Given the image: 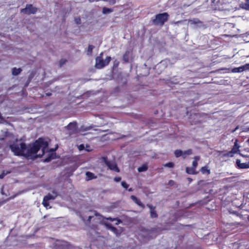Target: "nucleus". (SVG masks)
Wrapping results in <instances>:
<instances>
[{
    "mask_svg": "<svg viewBox=\"0 0 249 249\" xmlns=\"http://www.w3.org/2000/svg\"><path fill=\"white\" fill-rule=\"evenodd\" d=\"M51 160V158L50 157H49L47 158L44 160V161H45V162H49V161H50Z\"/></svg>",
    "mask_w": 249,
    "mask_h": 249,
    "instance_id": "44",
    "label": "nucleus"
},
{
    "mask_svg": "<svg viewBox=\"0 0 249 249\" xmlns=\"http://www.w3.org/2000/svg\"><path fill=\"white\" fill-rule=\"evenodd\" d=\"M148 169V165L147 163L143 164L142 166L138 168V171L139 172L146 171Z\"/></svg>",
    "mask_w": 249,
    "mask_h": 249,
    "instance_id": "17",
    "label": "nucleus"
},
{
    "mask_svg": "<svg viewBox=\"0 0 249 249\" xmlns=\"http://www.w3.org/2000/svg\"><path fill=\"white\" fill-rule=\"evenodd\" d=\"M21 71V69L20 68H14L12 69V73L13 75H18Z\"/></svg>",
    "mask_w": 249,
    "mask_h": 249,
    "instance_id": "16",
    "label": "nucleus"
},
{
    "mask_svg": "<svg viewBox=\"0 0 249 249\" xmlns=\"http://www.w3.org/2000/svg\"><path fill=\"white\" fill-rule=\"evenodd\" d=\"M102 161L106 163V164L108 166V167L111 170L115 171L116 172H119V169L117 166L116 164L114 162H109L107 160V158L106 157H102Z\"/></svg>",
    "mask_w": 249,
    "mask_h": 249,
    "instance_id": "5",
    "label": "nucleus"
},
{
    "mask_svg": "<svg viewBox=\"0 0 249 249\" xmlns=\"http://www.w3.org/2000/svg\"><path fill=\"white\" fill-rule=\"evenodd\" d=\"M105 225L107 228L112 231L117 236H120L121 233V231L118 230L116 228L113 227L111 224L105 223Z\"/></svg>",
    "mask_w": 249,
    "mask_h": 249,
    "instance_id": "8",
    "label": "nucleus"
},
{
    "mask_svg": "<svg viewBox=\"0 0 249 249\" xmlns=\"http://www.w3.org/2000/svg\"><path fill=\"white\" fill-rule=\"evenodd\" d=\"M131 198H132V200H133V201H136V199H136V197H135L134 196H131Z\"/></svg>",
    "mask_w": 249,
    "mask_h": 249,
    "instance_id": "45",
    "label": "nucleus"
},
{
    "mask_svg": "<svg viewBox=\"0 0 249 249\" xmlns=\"http://www.w3.org/2000/svg\"><path fill=\"white\" fill-rule=\"evenodd\" d=\"M74 21L77 24L81 23V19L79 18H74Z\"/></svg>",
    "mask_w": 249,
    "mask_h": 249,
    "instance_id": "33",
    "label": "nucleus"
},
{
    "mask_svg": "<svg viewBox=\"0 0 249 249\" xmlns=\"http://www.w3.org/2000/svg\"><path fill=\"white\" fill-rule=\"evenodd\" d=\"M164 167L172 168L174 166V163L173 162H168L164 165Z\"/></svg>",
    "mask_w": 249,
    "mask_h": 249,
    "instance_id": "28",
    "label": "nucleus"
},
{
    "mask_svg": "<svg viewBox=\"0 0 249 249\" xmlns=\"http://www.w3.org/2000/svg\"><path fill=\"white\" fill-rule=\"evenodd\" d=\"M66 63V60L64 59H61L60 61V66H62L63 65H64Z\"/></svg>",
    "mask_w": 249,
    "mask_h": 249,
    "instance_id": "37",
    "label": "nucleus"
},
{
    "mask_svg": "<svg viewBox=\"0 0 249 249\" xmlns=\"http://www.w3.org/2000/svg\"><path fill=\"white\" fill-rule=\"evenodd\" d=\"M78 149L81 151L85 149V146L84 144H80L78 146Z\"/></svg>",
    "mask_w": 249,
    "mask_h": 249,
    "instance_id": "36",
    "label": "nucleus"
},
{
    "mask_svg": "<svg viewBox=\"0 0 249 249\" xmlns=\"http://www.w3.org/2000/svg\"><path fill=\"white\" fill-rule=\"evenodd\" d=\"M175 155L176 157H179L182 156V151L180 150H177L175 151Z\"/></svg>",
    "mask_w": 249,
    "mask_h": 249,
    "instance_id": "27",
    "label": "nucleus"
},
{
    "mask_svg": "<svg viewBox=\"0 0 249 249\" xmlns=\"http://www.w3.org/2000/svg\"><path fill=\"white\" fill-rule=\"evenodd\" d=\"M147 205L150 209L151 217L152 218L158 217V214L157 213L155 210V207H153L151 204L149 203H147Z\"/></svg>",
    "mask_w": 249,
    "mask_h": 249,
    "instance_id": "10",
    "label": "nucleus"
},
{
    "mask_svg": "<svg viewBox=\"0 0 249 249\" xmlns=\"http://www.w3.org/2000/svg\"><path fill=\"white\" fill-rule=\"evenodd\" d=\"M86 175L87 177V180H90L96 178V177L94 175V174L90 172H87L86 173Z\"/></svg>",
    "mask_w": 249,
    "mask_h": 249,
    "instance_id": "15",
    "label": "nucleus"
},
{
    "mask_svg": "<svg viewBox=\"0 0 249 249\" xmlns=\"http://www.w3.org/2000/svg\"><path fill=\"white\" fill-rule=\"evenodd\" d=\"M37 11V8L34 7L32 4H27L25 8L21 9V13L25 14H34Z\"/></svg>",
    "mask_w": 249,
    "mask_h": 249,
    "instance_id": "4",
    "label": "nucleus"
},
{
    "mask_svg": "<svg viewBox=\"0 0 249 249\" xmlns=\"http://www.w3.org/2000/svg\"><path fill=\"white\" fill-rule=\"evenodd\" d=\"M247 142H248V143H249V139L247 140Z\"/></svg>",
    "mask_w": 249,
    "mask_h": 249,
    "instance_id": "53",
    "label": "nucleus"
},
{
    "mask_svg": "<svg viewBox=\"0 0 249 249\" xmlns=\"http://www.w3.org/2000/svg\"><path fill=\"white\" fill-rule=\"evenodd\" d=\"M91 228L94 230H96L97 229V225H92Z\"/></svg>",
    "mask_w": 249,
    "mask_h": 249,
    "instance_id": "42",
    "label": "nucleus"
},
{
    "mask_svg": "<svg viewBox=\"0 0 249 249\" xmlns=\"http://www.w3.org/2000/svg\"><path fill=\"white\" fill-rule=\"evenodd\" d=\"M188 22L194 28L199 27L202 25V22L198 18L189 19Z\"/></svg>",
    "mask_w": 249,
    "mask_h": 249,
    "instance_id": "9",
    "label": "nucleus"
},
{
    "mask_svg": "<svg viewBox=\"0 0 249 249\" xmlns=\"http://www.w3.org/2000/svg\"><path fill=\"white\" fill-rule=\"evenodd\" d=\"M107 124V122H106V121H105V122H104L101 123V124H102V125H104V124Z\"/></svg>",
    "mask_w": 249,
    "mask_h": 249,
    "instance_id": "48",
    "label": "nucleus"
},
{
    "mask_svg": "<svg viewBox=\"0 0 249 249\" xmlns=\"http://www.w3.org/2000/svg\"><path fill=\"white\" fill-rule=\"evenodd\" d=\"M9 172H6V173H5V172H3L2 174H1V175H0V178H3V177L6 175H7L8 173H9Z\"/></svg>",
    "mask_w": 249,
    "mask_h": 249,
    "instance_id": "38",
    "label": "nucleus"
},
{
    "mask_svg": "<svg viewBox=\"0 0 249 249\" xmlns=\"http://www.w3.org/2000/svg\"><path fill=\"white\" fill-rule=\"evenodd\" d=\"M242 71H243L241 66L238 68H234L232 70L233 72H241Z\"/></svg>",
    "mask_w": 249,
    "mask_h": 249,
    "instance_id": "26",
    "label": "nucleus"
},
{
    "mask_svg": "<svg viewBox=\"0 0 249 249\" xmlns=\"http://www.w3.org/2000/svg\"><path fill=\"white\" fill-rule=\"evenodd\" d=\"M241 67L243 69V71L249 70V63L246 64Z\"/></svg>",
    "mask_w": 249,
    "mask_h": 249,
    "instance_id": "30",
    "label": "nucleus"
},
{
    "mask_svg": "<svg viewBox=\"0 0 249 249\" xmlns=\"http://www.w3.org/2000/svg\"><path fill=\"white\" fill-rule=\"evenodd\" d=\"M239 148V146L237 144V141L234 142V145L232 148L231 151L230 152V154L231 153H235L237 152L238 150V149Z\"/></svg>",
    "mask_w": 249,
    "mask_h": 249,
    "instance_id": "19",
    "label": "nucleus"
},
{
    "mask_svg": "<svg viewBox=\"0 0 249 249\" xmlns=\"http://www.w3.org/2000/svg\"><path fill=\"white\" fill-rule=\"evenodd\" d=\"M237 127L235 128V129H234V131H236V129H237Z\"/></svg>",
    "mask_w": 249,
    "mask_h": 249,
    "instance_id": "55",
    "label": "nucleus"
},
{
    "mask_svg": "<svg viewBox=\"0 0 249 249\" xmlns=\"http://www.w3.org/2000/svg\"><path fill=\"white\" fill-rule=\"evenodd\" d=\"M4 122V119L0 113V123H3Z\"/></svg>",
    "mask_w": 249,
    "mask_h": 249,
    "instance_id": "39",
    "label": "nucleus"
},
{
    "mask_svg": "<svg viewBox=\"0 0 249 249\" xmlns=\"http://www.w3.org/2000/svg\"><path fill=\"white\" fill-rule=\"evenodd\" d=\"M168 17L169 15L167 13L159 14L155 16V18L152 20V22L156 25L162 26L168 20Z\"/></svg>",
    "mask_w": 249,
    "mask_h": 249,
    "instance_id": "3",
    "label": "nucleus"
},
{
    "mask_svg": "<svg viewBox=\"0 0 249 249\" xmlns=\"http://www.w3.org/2000/svg\"><path fill=\"white\" fill-rule=\"evenodd\" d=\"M243 204L244 203H241V205L240 206H238V207H242L243 206Z\"/></svg>",
    "mask_w": 249,
    "mask_h": 249,
    "instance_id": "50",
    "label": "nucleus"
},
{
    "mask_svg": "<svg viewBox=\"0 0 249 249\" xmlns=\"http://www.w3.org/2000/svg\"><path fill=\"white\" fill-rule=\"evenodd\" d=\"M236 163L238 168L241 169H247L249 168V163H241L240 160H237Z\"/></svg>",
    "mask_w": 249,
    "mask_h": 249,
    "instance_id": "11",
    "label": "nucleus"
},
{
    "mask_svg": "<svg viewBox=\"0 0 249 249\" xmlns=\"http://www.w3.org/2000/svg\"><path fill=\"white\" fill-rule=\"evenodd\" d=\"M132 191V189H131V188H130V189H129V191Z\"/></svg>",
    "mask_w": 249,
    "mask_h": 249,
    "instance_id": "52",
    "label": "nucleus"
},
{
    "mask_svg": "<svg viewBox=\"0 0 249 249\" xmlns=\"http://www.w3.org/2000/svg\"><path fill=\"white\" fill-rule=\"evenodd\" d=\"M121 185L125 189H127L128 187V185L125 181H122Z\"/></svg>",
    "mask_w": 249,
    "mask_h": 249,
    "instance_id": "32",
    "label": "nucleus"
},
{
    "mask_svg": "<svg viewBox=\"0 0 249 249\" xmlns=\"http://www.w3.org/2000/svg\"><path fill=\"white\" fill-rule=\"evenodd\" d=\"M121 180L120 177H116L114 178V180L116 182H119Z\"/></svg>",
    "mask_w": 249,
    "mask_h": 249,
    "instance_id": "40",
    "label": "nucleus"
},
{
    "mask_svg": "<svg viewBox=\"0 0 249 249\" xmlns=\"http://www.w3.org/2000/svg\"><path fill=\"white\" fill-rule=\"evenodd\" d=\"M195 204V203H191L190 205V207L194 206Z\"/></svg>",
    "mask_w": 249,
    "mask_h": 249,
    "instance_id": "49",
    "label": "nucleus"
},
{
    "mask_svg": "<svg viewBox=\"0 0 249 249\" xmlns=\"http://www.w3.org/2000/svg\"><path fill=\"white\" fill-rule=\"evenodd\" d=\"M129 52L126 51L123 55V60L125 62H128L129 61Z\"/></svg>",
    "mask_w": 249,
    "mask_h": 249,
    "instance_id": "21",
    "label": "nucleus"
},
{
    "mask_svg": "<svg viewBox=\"0 0 249 249\" xmlns=\"http://www.w3.org/2000/svg\"><path fill=\"white\" fill-rule=\"evenodd\" d=\"M192 151L191 149H188L186 151H182V157L184 159L187 156L192 154Z\"/></svg>",
    "mask_w": 249,
    "mask_h": 249,
    "instance_id": "20",
    "label": "nucleus"
},
{
    "mask_svg": "<svg viewBox=\"0 0 249 249\" xmlns=\"http://www.w3.org/2000/svg\"><path fill=\"white\" fill-rule=\"evenodd\" d=\"M242 4L243 8L246 10H249V0H245V2Z\"/></svg>",
    "mask_w": 249,
    "mask_h": 249,
    "instance_id": "24",
    "label": "nucleus"
},
{
    "mask_svg": "<svg viewBox=\"0 0 249 249\" xmlns=\"http://www.w3.org/2000/svg\"><path fill=\"white\" fill-rule=\"evenodd\" d=\"M106 219L107 220H108L109 221H110L111 222H113V221H115V225H119L120 223H122V221L120 219L118 218H111V217H107V218H106Z\"/></svg>",
    "mask_w": 249,
    "mask_h": 249,
    "instance_id": "13",
    "label": "nucleus"
},
{
    "mask_svg": "<svg viewBox=\"0 0 249 249\" xmlns=\"http://www.w3.org/2000/svg\"><path fill=\"white\" fill-rule=\"evenodd\" d=\"M113 11V9L111 8H108L107 7H104L102 10V13L103 14H107L111 13Z\"/></svg>",
    "mask_w": 249,
    "mask_h": 249,
    "instance_id": "22",
    "label": "nucleus"
},
{
    "mask_svg": "<svg viewBox=\"0 0 249 249\" xmlns=\"http://www.w3.org/2000/svg\"><path fill=\"white\" fill-rule=\"evenodd\" d=\"M56 196V194L55 193H53V194H48V195L44 196L43 202H46L47 201L50 200L51 199H54Z\"/></svg>",
    "mask_w": 249,
    "mask_h": 249,
    "instance_id": "12",
    "label": "nucleus"
},
{
    "mask_svg": "<svg viewBox=\"0 0 249 249\" xmlns=\"http://www.w3.org/2000/svg\"><path fill=\"white\" fill-rule=\"evenodd\" d=\"M209 203H202V206H203L204 207L205 205L207 206V208H208L210 211H213L214 210H216V208H210L208 207V205Z\"/></svg>",
    "mask_w": 249,
    "mask_h": 249,
    "instance_id": "31",
    "label": "nucleus"
},
{
    "mask_svg": "<svg viewBox=\"0 0 249 249\" xmlns=\"http://www.w3.org/2000/svg\"><path fill=\"white\" fill-rule=\"evenodd\" d=\"M55 248L56 249H71V246L67 241H61L56 244Z\"/></svg>",
    "mask_w": 249,
    "mask_h": 249,
    "instance_id": "6",
    "label": "nucleus"
},
{
    "mask_svg": "<svg viewBox=\"0 0 249 249\" xmlns=\"http://www.w3.org/2000/svg\"><path fill=\"white\" fill-rule=\"evenodd\" d=\"M175 184V182L173 180H170L168 182V184L170 186H173Z\"/></svg>",
    "mask_w": 249,
    "mask_h": 249,
    "instance_id": "41",
    "label": "nucleus"
},
{
    "mask_svg": "<svg viewBox=\"0 0 249 249\" xmlns=\"http://www.w3.org/2000/svg\"><path fill=\"white\" fill-rule=\"evenodd\" d=\"M103 1L107 2L109 4L112 5L115 4L116 0H102Z\"/></svg>",
    "mask_w": 249,
    "mask_h": 249,
    "instance_id": "29",
    "label": "nucleus"
},
{
    "mask_svg": "<svg viewBox=\"0 0 249 249\" xmlns=\"http://www.w3.org/2000/svg\"><path fill=\"white\" fill-rule=\"evenodd\" d=\"M137 204H138V205H140V206H142V204L143 203H137Z\"/></svg>",
    "mask_w": 249,
    "mask_h": 249,
    "instance_id": "51",
    "label": "nucleus"
},
{
    "mask_svg": "<svg viewBox=\"0 0 249 249\" xmlns=\"http://www.w3.org/2000/svg\"><path fill=\"white\" fill-rule=\"evenodd\" d=\"M48 146L47 142L42 138L28 146L21 140L18 139L9 145L15 155L23 156L31 159L41 157L47 151Z\"/></svg>",
    "mask_w": 249,
    "mask_h": 249,
    "instance_id": "1",
    "label": "nucleus"
},
{
    "mask_svg": "<svg viewBox=\"0 0 249 249\" xmlns=\"http://www.w3.org/2000/svg\"><path fill=\"white\" fill-rule=\"evenodd\" d=\"M44 207L46 208V209L51 208V206L50 205V203H42Z\"/></svg>",
    "mask_w": 249,
    "mask_h": 249,
    "instance_id": "34",
    "label": "nucleus"
},
{
    "mask_svg": "<svg viewBox=\"0 0 249 249\" xmlns=\"http://www.w3.org/2000/svg\"><path fill=\"white\" fill-rule=\"evenodd\" d=\"M85 149L86 151H88V152L91 151V149L89 148V146H88V145L86 146V148H85Z\"/></svg>",
    "mask_w": 249,
    "mask_h": 249,
    "instance_id": "43",
    "label": "nucleus"
},
{
    "mask_svg": "<svg viewBox=\"0 0 249 249\" xmlns=\"http://www.w3.org/2000/svg\"><path fill=\"white\" fill-rule=\"evenodd\" d=\"M186 171L188 174H189L195 175L197 174V172L196 171V170L195 169H194V167H186Z\"/></svg>",
    "mask_w": 249,
    "mask_h": 249,
    "instance_id": "14",
    "label": "nucleus"
},
{
    "mask_svg": "<svg viewBox=\"0 0 249 249\" xmlns=\"http://www.w3.org/2000/svg\"><path fill=\"white\" fill-rule=\"evenodd\" d=\"M201 172L203 174H207L209 175L210 174V170L208 169L207 167L206 166L202 167L200 169Z\"/></svg>",
    "mask_w": 249,
    "mask_h": 249,
    "instance_id": "23",
    "label": "nucleus"
},
{
    "mask_svg": "<svg viewBox=\"0 0 249 249\" xmlns=\"http://www.w3.org/2000/svg\"><path fill=\"white\" fill-rule=\"evenodd\" d=\"M66 128L69 131V133L70 135L77 132V125L76 123H70Z\"/></svg>",
    "mask_w": 249,
    "mask_h": 249,
    "instance_id": "7",
    "label": "nucleus"
},
{
    "mask_svg": "<svg viewBox=\"0 0 249 249\" xmlns=\"http://www.w3.org/2000/svg\"><path fill=\"white\" fill-rule=\"evenodd\" d=\"M94 48V47L93 45H89L88 46V50H87V54L88 55H91V53H92V50Z\"/></svg>",
    "mask_w": 249,
    "mask_h": 249,
    "instance_id": "25",
    "label": "nucleus"
},
{
    "mask_svg": "<svg viewBox=\"0 0 249 249\" xmlns=\"http://www.w3.org/2000/svg\"><path fill=\"white\" fill-rule=\"evenodd\" d=\"M94 218L93 216H89V217H88V219L87 220V222H86V224H88V223H89L90 222V221L91 220V219Z\"/></svg>",
    "mask_w": 249,
    "mask_h": 249,
    "instance_id": "35",
    "label": "nucleus"
},
{
    "mask_svg": "<svg viewBox=\"0 0 249 249\" xmlns=\"http://www.w3.org/2000/svg\"><path fill=\"white\" fill-rule=\"evenodd\" d=\"M46 95L47 96H50V95H52V93H50V92H48V93H46Z\"/></svg>",
    "mask_w": 249,
    "mask_h": 249,
    "instance_id": "47",
    "label": "nucleus"
},
{
    "mask_svg": "<svg viewBox=\"0 0 249 249\" xmlns=\"http://www.w3.org/2000/svg\"><path fill=\"white\" fill-rule=\"evenodd\" d=\"M103 53H101L99 56L95 58V67L98 69H101L107 65L111 60L110 56L107 57L104 59L102 57Z\"/></svg>",
    "mask_w": 249,
    "mask_h": 249,
    "instance_id": "2",
    "label": "nucleus"
},
{
    "mask_svg": "<svg viewBox=\"0 0 249 249\" xmlns=\"http://www.w3.org/2000/svg\"><path fill=\"white\" fill-rule=\"evenodd\" d=\"M200 159V157L199 156H195L194 158V160L192 163V167H194V169H196V168L197 166V161L199 160Z\"/></svg>",
    "mask_w": 249,
    "mask_h": 249,
    "instance_id": "18",
    "label": "nucleus"
},
{
    "mask_svg": "<svg viewBox=\"0 0 249 249\" xmlns=\"http://www.w3.org/2000/svg\"><path fill=\"white\" fill-rule=\"evenodd\" d=\"M237 127L235 128V129H234V131H236V129H237Z\"/></svg>",
    "mask_w": 249,
    "mask_h": 249,
    "instance_id": "54",
    "label": "nucleus"
},
{
    "mask_svg": "<svg viewBox=\"0 0 249 249\" xmlns=\"http://www.w3.org/2000/svg\"><path fill=\"white\" fill-rule=\"evenodd\" d=\"M182 22V20L178 21H177V22H175V24H178V23H181Z\"/></svg>",
    "mask_w": 249,
    "mask_h": 249,
    "instance_id": "46",
    "label": "nucleus"
}]
</instances>
